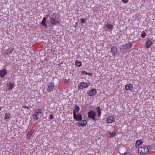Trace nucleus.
I'll list each match as a JSON object with an SVG mask.
<instances>
[{"label":"nucleus","mask_w":155,"mask_h":155,"mask_svg":"<svg viewBox=\"0 0 155 155\" xmlns=\"http://www.w3.org/2000/svg\"><path fill=\"white\" fill-rule=\"evenodd\" d=\"M151 150V147L150 146L147 147H142L138 149V153L140 155H144L147 154Z\"/></svg>","instance_id":"nucleus-1"},{"label":"nucleus","mask_w":155,"mask_h":155,"mask_svg":"<svg viewBox=\"0 0 155 155\" xmlns=\"http://www.w3.org/2000/svg\"><path fill=\"white\" fill-rule=\"evenodd\" d=\"M54 14V13L51 12V13H49L48 14V16L49 18V21L50 22V24L51 25H55L57 24H59L60 22L59 21L56 20L55 17H54L53 15Z\"/></svg>","instance_id":"nucleus-2"},{"label":"nucleus","mask_w":155,"mask_h":155,"mask_svg":"<svg viewBox=\"0 0 155 155\" xmlns=\"http://www.w3.org/2000/svg\"><path fill=\"white\" fill-rule=\"evenodd\" d=\"M87 114L88 118H91L94 121H95L96 120L95 117L96 114L95 111L92 110H90L88 112Z\"/></svg>","instance_id":"nucleus-3"},{"label":"nucleus","mask_w":155,"mask_h":155,"mask_svg":"<svg viewBox=\"0 0 155 155\" xmlns=\"http://www.w3.org/2000/svg\"><path fill=\"white\" fill-rule=\"evenodd\" d=\"M132 44L131 43H128L125 45H122L120 46V48L123 51L126 50L131 48Z\"/></svg>","instance_id":"nucleus-4"},{"label":"nucleus","mask_w":155,"mask_h":155,"mask_svg":"<svg viewBox=\"0 0 155 155\" xmlns=\"http://www.w3.org/2000/svg\"><path fill=\"white\" fill-rule=\"evenodd\" d=\"M47 91L48 92H51L53 90L54 87V84L52 83H49L45 86Z\"/></svg>","instance_id":"nucleus-5"},{"label":"nucleus","mask_w":155,"mask_h":155,"mask_svg":"<svg viewBox=\"0 0 155 155\" xmlns=\"http://www.w3.org/2000/svg\"><path fill=\"white\" fill-rule=\"evenodd\" d=\"M73 118L76 121H81L83 117L81 114L80 113H78L77 114L75 113H73Z\"/></svg>","instance_id":"nucleus-6"},{"label":"nucleus","mask_w":155,"mask_h":155,"mask_svg":"<svg viewBox=\"0 0 155 155\" xmlns=\"http://www.w3.org/2000/svg\"><path fill=\"white\" fill-rule=\"evenodd\" d=\"M90 84L89 83L81 82L78 85V87L79 89H82L87 87Z\"/></svg>","instance_id":"nucleus-7"},{"label":"nucleus","mask_w":155,"mask_h":155,"mask_svg":"<svg viewBox=\"0 0 155 155\" xmlns=\"http://www.w3.org/2000/svg\"><path fill=\"white\" fill-rule=\"evenodd\" d=\"M114 116L111 115L108 117L107 119V121L108 123H111L115 121V119L114 118Z\"/></svg>","instance_id":"nucleus-8"},{"label":"nucleus","mask_w":155,"mask_h":155,"mask_svg":"<svg viewBox=\"0 0 155 155\" xmlns=\"http://www.w3.org/2000/svg\"><path fill=\"white\" fill-rule=\"evenodd\" d=\"M14 50V48L13 47H10L8 48L5 50V54L7 55H8L11 53Z\"/></svg>","instance_id":"nucleus-9"},{"label":"nucleus","mask_w":155,"mask_h":155,"mask_svg":"<svg viewBox=\"0 0 155 155\" xmlns=\"http://www.w3.org/2000/svg\"><path fill=\"white\" fill-rule=\"evenodd\" d=\"M7 74V72L5 69H3L0 71V76L2 78H4Z\"/></svg>","instance_id":"nucleus-10"},{"label":"nucleus","mask_w":155,"mask_h":155,"mask_svg":"<svg viewBox=\"0 0 155 155\" xmlns=\"http://www.w3.org/2000/svg\"><path fill=\"white\" fill-rule=\"evenodd\" d=\"M153 44V42L150 40L146 41L145 47L147 48H150Z\"/></svg>","instance_id":"nucleus-11"},{"label":"nucleus","mask_w":155,"mask_h":155,"mask_svg":"<svg viewBox=\"0 0 155 155\" xmlns=\"http://www.w3.org/2000/svg\"><path fill=\"white\" fill-rule=\"evenodd\" d=\"M111 52L112 53L113 55L114 56H115L117 54V51L116 46H113L111 48Z\"/></svg>","instance_id":"nucleus-12"},{"label":"nucleus","mask_w":155,"mask_h":155,"mask_svg":"<svg viewBox=\"0 0 155 155\" xmlns=\"http://www.w3.org/2000/svg\"><path fill=\"white\" fill-rule=\"evenodd\" d=\"M96 93V90L95 89H92L91 91H89L88 93V95L89 96H94L95 95Z\"/></svg>","instance_id":"nucleus-13"},{"label":"nucleus","mask_w":155,"mask_h":155,"mask_svg":"<svg viewBox=\"0 0 155 155\" xmlns=\"http://www.w3.org/2000/svg\"><path fill=\"white\" fill-rule=\"evenodd\" d=\"M34 132V130H31L28 132L26 136V138L27 140H28L30 138V137Z\"/></svg>","instance_id":"nucleus-14"},{"label":"nucleus","mask_w":155,"mask_h":155,"mask_svg":"<svg viewBox=\"0 0 155 155\" xmlns=\"http://www.w3.org/2000/svg\"><path fill=\"white\" fill-rule=\"evenodd\" d=\"M125 89L127 90H132L133 86L131 84H127L125 85Z\"/></svg>","instance_id":"nucleus-15"},{"label":"nucleus","mask_w":155,"mask_h":155,"mask_svg":"<svg viewBox=\"0 0 155 155\" xmlns=\"http://www.w3.org/2000/svg\"><path fill=\"white\" fill-rule=\"evenodd\" d=\"M74 108V110H73V113L76 114V113L78 112L80 110L79 107L77 105H75Z\"/></svg>","instance_id":"nucleus-16"},{"label":"nucleus","mask_w":155,"mask_h":155,"mask_svg":"<svg viewBox=\"0 0 155 155\" xmlns=\"http://www.w3.org/2000/svg\"><path fill=\"white\" fill-rule=\"evenodd\" d=\"M142 143V141L141 140H138L136 141L135 146L136 147H138L140 144Z\"/></svg>","instance_id":"nucleus-17"},{"label":"nucleus","mask_w":155,"mask_h":155,"mask_svg":"<svg viewBox=\"0 0 155 155\" xmlns=\"http://www.w3.org/2000/svg\"><path fill=\"white\" fill-rule=\"evenodd\" d=\"M7 85L8 86V89L9 90L12 89L14 86V85H13L12 83L10 82L8 83L7 84Z\"/></svg>","instance_id":"nucleus-18"},{"label":"nucleus","mask_w":155,"mask_h":155,"mask_svg":"<svg viewBox=\"0 0 155 155\" xmlns=\"http://www.w3.org/2000/svg\"><path fill=\"white\" fill-rule=\"evenodd\" d=\"M46 18L45 17H44L41 22V24L43 25L46 26Z\"/></svg>","instance_id":"nucleus-19"},{"label":"nucleus","mask_w":155,"mask_h":155,"mask_svg":"<svg viewBox=\"0 0 155 155\" xmlns=\"http://www.w3.org/2000/svg\"><path fill=\"white\" fill-rule=\"evenodd\" d=\"M97 111L98 114V116L100 117L101 114V110L99 107H97Z\"/></svg>","instance_id":"nucleus-20"},{"label":"nucleus","mask_w":155,"mask_h":155,"mask_svg":"<svg viewBox=\"0 0 155 155\" xmlns=\"http://www.w3.org/2000/svg\"><path fill=\"white\" fill-rule=\"evenodd\" d=\"M106 27H107L108 29L112 30L113 29V26L107 23L106 25Z\"/></svg>","instance_id":"nucleus-21"},{"label":"nucleus","mask_w":155,"mask_h":155,"mask_svg":"<svg viewBox=\"0 0 155 155\" xmlns=\"http://www.w3.org/2000/svg\"><path fill=\"white\" fill-rule=\"evenodd\" d=\"M11 116L10 114L9 113H7L5 114L4 118L5 119H9Z\"/></svg>","instance_id":"nucleus-22"},{"label":"nucleus","mask_w":155,"mask_h":155,"mask_svg":"<svg viewBox=\"0 0 155 155\" xmlns=\"http://www.w3.org/2000/svg\"><path fill=\"white\" fill-rule=\"evenodd\" d=\"M75 65L78 67H81L82 65V63L81 61H78L77 60L75 62Z\"/></svg>","instance_id":"nucleus-23"},{"label":"nucleus","mask_w":155,"mask_h":155,"mask_svg":"<svg viewBox=\"0 0 155 155\" xmlns=\"http://www.w3.org/2000/svg\"><path fill=\"white\" fill-rule=\"evenodd\" d=\"M87 121L86 120H84L82 121L81 123V126L83 127L87 124Z\"/></svg>","instance_id":"nucleus-24"},{"label":"nucleus","mask_w":155,"mask_h":155,"mask_svg":"<svg viewBox=\"0 0 155 155\" xmlns=\"http://www.w3.org/2000/svg\"><path fill=\"white\" fill-rule=\"evenodd\" d=\"M110 137L111 138H113L116 135V134L115 132H114L112 133H110Z\"/></svg>","instance_id":"nucleus-25"},{"label":"nucleus","mask_w":155,"mask_h":155,"mask_svg":"<svg viewBox=\"0 0 155 155\" xmlns=\"http://www.w3.org/2000/svg\"><path fill=\"white\" fill-rule=\"evenodd\" d=\"M122 155H132V154L130 153L127 152L125 153Z\"/></svg>","instance_id":"nucleus-26"},{"label":"nucleus","mask_w":155,"mask_h":155,"mask_svg":"<svg viewBox=\"0 0 155 155\" xmlns=\"http://www.w3.org/2000/svg\"><path fill=\"white\" fill-rule=\"evenodd\" d=\"M33 117L34 119L35 120H37L38 118V116L37 115L35 114L33 116Z\"/></svg>","instance_id":"nucleus-27"},{"label":"nucleus","mask_w":155,"mask_h":155,"mask_svg":"<svg viewBox=\"0 0 155 155\" xmlns=\"http://www.w3.org/2000/svg\"><path fill=\"white\" fill-rule=\"evenodd\" d=\"M81 74L83 75H87V74H89L85 71H83L81 72Z\"/></svg>","instance_id":"nucleus-28"},{"label":"nucleus","mask_w":155,"mask_h":155,"mask_svg":"<svg viewBox=\"0 0 155 155\" xmlns=\"http://www.w3.org/2000/svg\"><path fill=\"white\" fill-rule=\"evenodd\" d=\"M146 35L145 33L143 32V33L141 35V37L143 38H144Z\"/></svg>","instance_id":"nucleus-29"},{"label":"nucleus","mask_w":155,"mask_h":155,"mask_svg":"<svg viewBox=\"0 0 155 155\" xmlns=\"http://www.w3.org/2000/svg\"><path fill=\"white\" fill-rule=\"evenodd\" d=\"M129 0H122V2L124 3H127L128 2Z\"/></svg>","instance_id":"nucleus-30"},{"label":"nucleus","mask_w":155,"mask_h":155,"mask_svg":"<svg viewBox=\"0 0 155 155\" xmlns=\"http://www.w3.org/2000/svg\"><path fill=\"white\" fill-rule=\"evenodd\" d=\"M22 107L24 108H27V109H29L30 107L26 106V105H24Z\"/></svg>","instance_id":"nucleus-31"},{"label":"nucleus","mask_w":155,"mask_h":155,"mask_svg":"<svg viewBox=\"0 0 155 155\" xmlns=\"http://www.w3.org/2000/svg\"><path fill=\"white\" fill-rule=\"evenodd\" d=\"M85 20L84 18H82L81 19V21L82 23H84L85 22Z\"/></svg>","instance_id":"nucleus-32"},{"label":"nucleus","mask_w":155,"mask_h":155,"mask_svg":"<svg viewBox=\"0 0 155 155\" xmlns=\"http://www.w3.org/2000/svg\"><path fill=\"white\" fill-rule=\"evenodd\" d=\"M41 111H38V112H35V114L38 115V114H41Z\"/></svg>","instance_id":"nucleus-33"},{"label":"nucleus","mask_w":155,"mask_h":155,"mask_svg":"<svg viewBox=\"0 0 155 155\" xmlns=\"http://www.w3.org/2000/svg\"><path fill=\"white\" fill-rule=\"evenodd\" d=\"M53 118H54V117L51 114H50L49 115V119H52Z\"/></svg>","instance_id":"nucleus-34"},{"label":"nucleus","mask_w":155,"mask_h":155,"mask_svg":"<svg viewBox=\"0 0 155 155\" xmlns=\"http://www.w3.org/2000/svg\"><path fill=\"white\" fill-rule=\"evenodd\" d=\"M81 123H78V127H81Z\"/></svg>","instance_id":"nucleus-35"},{"label":"nucleus","mask_w":155,"mask_h":155,"mask_svg":"<svg viewBox=\"0 0 155 155\" xmlns=\"http://www.w3.org/2000/svg\"><path fill=\"white\" fill-rule=\"evenodd\" d=\"M89 74L91 76V75H92V73H91V74Z\"/></svg>","instance_id":"nucleus-36"},{"label":"nucleus","mask_w":155,"mask_h":155,"mask_svg":"<svg viewBox=\"0 0 155 155\" xmlns=\"http://www.w3.org/2000/svg\"><path fill=\"white\" fill-rule=\"evenodd\" d=\"M1 110V107H0V111Z\"/></svg>","instance_id":"nucleus-37"}]
</instances>
